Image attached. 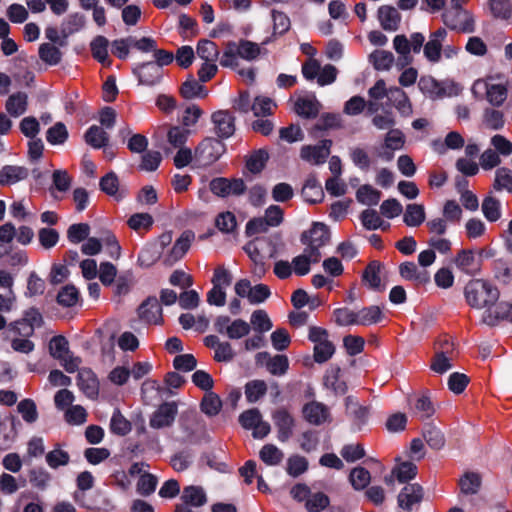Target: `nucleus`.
I'll return each instance as SVG.
<instances>
[{
  "label": "nucleus",
  "mask_w": 512,
  "mask_h": 512,
  "mask_svg": "<svg viewBox=\"0 0 512 512\" xmlns=\"http://www.w3.org/2000/svg\"><path fill=\"white\" fill-rule=\"evenodd\" d=\"M468 305L475 309H491L499 298L497 287L483 279L469 281L464 289Z\"/></svg>",
  "instance_id": "obj_1"
},
{
  "label": "nucleus",
  "mask_w": 512,
  "mask_h": 512,
  "mask_svg": "<svg viewBox=\"0 0 512 512\" xmlns=\"http://www.w3.org/2000/svg\"><path fill=\"white\" fill-rule=\"evenodd\" d=\"M261 53L262 47L258 43L246 39H241L238 42L229 41L225 44L220 64L223 67L236 68L239 66V58L254 61Z\"/></svg>",
  "instance_id": "obj_2"
},
{
  "label": "nucleus",
  "mask_w": 512,
  "mask_h": 512,
  "mask_svg": "<svg viewBox=\"0 0 512 512\" xmlns=\"http://www.w3.org/2000/svg\"><path fill=\"white\" fill-rule=\"evenodd\" d=\"M471 94L476 100H486L494 107H500L508 97V86L492 76L479 78L471 86Z\"/></svg>",
  "instance_id": "obj_3"
},
{
  "label": "nucleus",
  "mask_w": 512,
  "mask_h": 512,
  "mask_svg": "<svg viewBox=\"0 0 512 512\" xmlns=\"http://www.w3.org/2000/svg\"><path fill=\"white\" fill-rule=\"evenodd\" d=\"M468 0H451L449 6L442 13L444 24L450 29L463 33H472L475 29L473 15L463 7Z\"/></svg>",
  "instance_id": "obj_4"
},
{
  "label": "nucleus",
  "mask_w": 512,
  "mask_h": 512,
  "mask_svg": "<svg viewBox=\"0 0 512 512\" xmlns=\"http://www.w3.org/2000/svg\"><path fill=\"white\" fill-rule=\"evenodd\" d=\"M284 220V211L278 205L269 206L262 217H255L246 224V235L254 236L266 233L270 228L278 227Z\"/></svg>",
  "instance_id": "obj_5"
},
{
  "label": "nucleus",
  "mask_w": 512,
  "mask_h": 512,
  "mask_svg": "<svg viewBox=\"0 0 512 512\" xmlns=\"http://www.w3.org/2000/svg\"><path fill=\"white\" fill-rule=\"evenodd\" d=\"M308 338L314 343V360L317 363L328 361L335 353V346L329 340L327 330L321 327H310Z\"/></svg>",
  "instance_id": "obj_6"
},
{
  "label": "nucleus",
  "mask_w": 512,
  "mask_h": 512,
  "mask_svg": "<svg viewBox=\"0 0 512 512\" xmlns=\"http://www.w3.org/2000/svg\"><path fill=\"white\" fill-rule=\"evenodd\" d=\"M215 330L229 339H240L251 330L250 324L243 319L232 320L229 316H218L214 323Z\"/></svg>",
  "instance_id": "obj_7"
},
{
  "label": "nucleus",
  "mask_w": 512,
  "mask_h": 512,
  "mask_svg": "<svg viewBox=\"0 0 512 512\" xmlns=\"http://www.w3.org/2000/svg\"><path fill=\"white\" fill-rule=\"evenodd\" d=\"M239 422L244 429L252 430L254 438L262 439L270 433V424L263 421L260 411L256 408L244 411L239 416Z\"/></svg>",
  "instance_id": "obj_8"
},
{
  "label": "nucleus",
  "mask_w": 512,
  "mask_h": 512,
  "mask_svg": "<svg viewBox=\"0 0 512 512\" xmlns=\"http://www.w3.org/2000/svg\"><path fill=\"white\" fill-rule=\"evenodd\" d=\"M330 240L328 227L323 223H314L312 228L302 234L301 241L306 249L315 253H321L320 248Z\"/></svg>",
  "instance_id": "obj_9"
},
{
  "label": "nucleus",
  "mask_w": 512,
  "mask_h": 512,
  "mask_svg": "<svg viewBox=\"0 0 512 512\" xmlns=\"http://www.w3.org/2000/svg\"><path fill=\"white\" fill-rule=\"evenodd\" d=\"M210 191L219 197L240 196L246 191L242 179L215 178L209 184Z\"/></svg>",
  "instance_id": "obj_10"
},
{
  "label": "nucleus",
  "mask_w": 512,
  "mask_h": 512,
  "mask_svg": "<svg viewBox=\"0 0 512 512\" xmlns=\"http://www.w3.org/2000/svg\"><path fill=\"white\" fill-rule=\"evenodd\" d=\"M331 145V140H323L318 145H304L300 149V157L311 165H321L330 155Z\"/></svg>",
  "instance_id": "obj_11"
},
{
  "label": "nucleus",
  "mask_w": 512,
  "mask_h": 512,
  "mask_svg": "<svg viewBox=\"0 0 512 512\" xmlns=\"http://www.w3.org/2000/svg\"><path fill=\"white\" fill-rule=\"evenodd\" d=\"M178 413L177 405L174 402L161 404L150 417L149 424L154 429L170 427Z\"/></svg>",
  "instance_id": "obj_12"
},
{
  "label": "nucleus",
  "mask_w": 512,
  "mask_h": 512,
  "mask_svg": "<svg viewBox=\"0 0 512 512\" xmlns=\"http://www.w3.org/2000/svg\"><path fill=\"white\" fill-rule=\"evenodd\" d=\"M272 419L277 429L279 441H288L295 427V420L292 415L286 409L280 408L273 412Z\"/></svg>",
  "instance_id": "obj_13"
},
{
  "label": "nucleus",
  "mask_w": 512,
  "mask_h": 512,
  "mask_svg": "<svg viewBox=\"0 0 512 512\" xmlns=\"http://www.w3.org/2000/svg\"><path fill=\"white\" fill-rule=\"evenodd\" d=\"M212 123L218 137L229 138L235 132V117L228 110H219L212 114Z\"/></svg>",
  "instance_id": "obj_14"
},
{
  "label": "nucleus",
  "mask_w": 512,
  "mask_h": 512,
  "mask_svg": "<svg viewBox=\"0 0 512 512\" xmlns=\"http://www.w3.org/2000/svg\"><path fill=\"white\" fill-rule=\"evenodd\" d=\"M195 235L192 231H184L176 240L169 253L164 257V263L168 266L180 260L189 250Z\"/></svg>",
  "instance_id": "obj_15"
},
{
  "label": "nucleus",
  "mask_w": 512,
  "mask_h": 512,
  "mask_svg": "<svg viewBox=\"0 0 512 512\" xmlns=\"http://www.w3.org/2000/svg\"><path fill=\"white\" fill-rule=\"evenodd\" d=\"M446 37L447 30L445 28H439L430 34L428 42L424 45V55L430 62L437 63L440 61Z\"/></svg>",
  "instance_id": "obj_16"
},
{
  "label": "nucleus",
  "mask_w": 512,
  "mask_h": 512,
  "mask_svg": "<svg viewBox=\"0 0 512 512\" xmlns=\"http://www.w3.org/2000/svg\"><path fill=\"white\" fill-rule=\"evenodd\" d=\"M399 274L416 286H423L430 282V273L426 269L418 267L414 262H404L399 265Z\"/></svg>",
  "instance_id": "obj_17"
},
{
  "label": "nucleus",
  "mask_w": 512,
  "mask_h": 512,
  "mask_svg": "<svg viewBox=\"0 0 512 512\" xmlns=\"http://www.w3.org/2000/svg\"><path fill=\"white\" fill-rule=\"evenodd\" d=\"M133 72L138 77L139 82L147 86L156 85L162 78L160 65L153 62L140 64L134 68Z\"/></svg>",
  "instance_id": "obj_18"
},
{
  "label": "nucleus",
  "mask_w": 512,
  "mask_h": 512,
  "mask_svg": "<svg viewBox=\"0 0 512 512\" xmlns=\"http://www.w3.org/2000/svg\"><path fill=\"white\" fill-rule=\"evenodd\" d=\"M303 416L310 424L321 425L330 420V411L323 403L312 401L303 407Z\"/></svg>",
  "instance_id": "obj_19"
},
{
  "label": "nucleus",
  "mask_w": 512,
  "mask_h": 512,
  "mask_svg": "<svg viewBox=\"0 0 512 512\" xmlns=\"http://www.w3.org/2000/svg\"><path fill=\"white\" fill-rule=\"evenodd\" d=\"M223 149V144L216 139H205L196 149V156L204 164L215 162Z\"/></svg>",
  "instance_id": "obj_20"
},
{
  "label": "nucleus",
  "mask_w": 512,
  "mask_h": 512,
  "mask_svg": "<svg viewBox=\"0 0 512 512\" xmlns=\"http://www.w3.org/2000/svg\"><path fill=\"white\" fill-rule=\"evenodd\" d=\"M79 389L89 398L94 399L99 393V383L94 372L84 368L79 370L77 376Z\"/></svg>",
  "instance_id": "obj_21"
},
{
  "label": "nucleus",
  "mask_w": 512,
  "mask_h": 512,
  "mask_svg": "<svg viewBox=\"0 0 512 512\" xmlns=\"http://www.w3.org/2000/svg\"><path fill=\"white\" fill-rule=\"evenodd\" d=\"M455 266L468 275H475L480 270V262L472 250H460L453 259Z\"/></svg>",
  "instance_id": "obj_22"
},
{
  "label": "nucleus",
  "mask_w": 512,
  "mask_h": 512,
  "mask_svg": "<svg viewBox=\"0 0 512 512\" xmlns=\"http://www.w3.org/2000/svg\"><path fill=\"white\" fill-rule=\"evenodd\" d=\"M501 320H507L512 323L511 303L502 301L491 309H488L483 315V322L489 326H494Z\"/></svg>",
  "instance_id": "obj_23"
},
{
  "label": "nucleus",
  "mask_w": 512,
  "mask_h": 512,
  "mask_svg": "<svg viewBox=\"0 0 512 512\" xmlns=\"http://www.w3.org/2000/svg\"><path fill=\"white\" fill-rule=\"evenodd\" d=\"M422 499L423 488L419 484H408L398 495V505L405 510H410L413 505L420 503Z\"/></svg>",
  "instance_id": "obj_24"
},
{
  "label": "nucleus",
  "mask_w": 512,
  "mask_h": 512,
  "mask_svg": "<svg viewBox=\"0 0 512 512\" xmlns=\"http://www.w3.org/2000/svg\"><path fill=\"white\" fill-rule=\"evenodd\" d=\"M378 20L384 30L396 31L400 26L401 14L393 6L382 5L378 9Z\"/></svg>",
  "instance_id": "obj_25"
},
{
  "label": "nucleus",
  "mask_w": 512,
  "mask_h": 512,
  "mask_svg": "<svg viewBox=\"0 0 512 512\" xmlns=\"http://www.w3.org/2000/svg\"><path fill=\"white\" fill-rule=\"evenodd\" d=\"M321 257V253H315L305 248L302 254L293 258V271L298 276H304L310 272V265L318 263Z\"/></svg>",
  "instance_id": "obj_26"
},
{
  "label": "nucleus",
  "mask_w": 512,
  "mask_h": 512,
  "mask_svg": "<svg viewBox=\"0 0 512 512\" xmlns=\"http://www.w3.org/2000/svg\"><path fill=\"white\" fill-rule=\"evenodd\" d=\"M321 109L320 102L314 95L300 97L295 101V112L304 118H315Z\"/></svg>",
  "instance_id": "obj_27"
},
{
  "label": "nucleus",
  "mask_w": 512,
  "mask_h": 512,
  "mask_svg": "<svg viewBox=\"0 0 512 512\" xmlns=\"http://www.w3.org/2000/svg\"><path fill=\"white\" fill-rule=\"evenodd\" d=\"M266 359V368L272 375H284L289 367V360L285 355H275L271 357L268 353H259L257 360Z\"/></svg>",
  "instance_id": "obj_28"
},
{
  "label": "nucleus",
  "mask_w": 512,
  "mask_h": 512,
  "mask_svg": "<svg viewBox=\"0 0 512 512\" xmlns=\"http://www.w3.org/2000/svg\"><path fill=\"white\" fill-rule=\"evenodd\" d=\"M388 99L402 115L409 116L412 114L411 102L407 94L401 88H389Z\"/></svg>",
  "instance_id": "obj_29"
},
{
  "label": "nucleus",
  "mask_w": 512,
  "mask_h": 512,
  "mask_svg": "<svg viewBox=\"0 0 512 512\" xmlns=\"http://www.w3.org/2000/svg\"><path fill=\"white\" fill-rule=\"evenodd\" d=\"M139 315L142 319L149 323H159L162 319V308L157 298H148L139 307Z\"/></svg>",
  "instance_id": "obj_30"
},
{
  "label": "nucleus",
  "mask_w": 512,
  "mask_h": 512,
  "mask_svg": "<svg viewBox=\"0 0 512 512\" xmlns=\"http://www.w3.org/2000/svg\"><path fill=\"white\" fill-rule=\"evenodd\" d=\"M381 269L382 264L378 261H372L366 266L362 274V281L368 288L373 290L383 289L380 277Z\"/></svg>",
  "instance_id": "obj_31"
},
{
  "label": "nucleus",
  "mask_w": 512,
  "mask_h": 512,
  "mask_svg": "<svg viewBox=\"0 0 512 512\" xmlns=\"http://www.w3.org/2000/svg\"><path fill=\"white\" fill-rule=\"evenodd\" d=\"M302 196L306 202L311 204L319 203L324 198L322 186L314 176H309L305 181Z\"/></svg>",
  "instance_id": "obj_32"
},
{
  "label": "nucleus",
  "mask_w": 512,
  "mask_h": 512,
  "mask_svg": "<svg viewBox=\"0 0 512 512\" xmlns=\"http://www.w3.org/2000/svg\"><path fill=\"white\" fill-rule=\"evenodd\" d=\"M28 97L26 93L17 92L9 96L6 101V111L13 117H19L27 110Z\"/></svg>",
  "instance_id": "obj_33"
},
{
  "label": "nucleus",
  "mask_w": 512,
  "mask_h": 512,
  "mask_svg": "<svg viewBox=\"0 0 512 512\" xmlns=\"http://www.w3.org/2000/svg\"><path fill=\"white\" fill-rule=\"evenodd\" d=\"M488 6L495 19L509 21L512 18L511 0H488Z\"/></svg>",
  "instance_id": "obj_34"
},
{
  "label": "nucleus",
  "mask_w": 512,
  "mask_h": 512,
  "mask_svg": "<svg viewBox=\"0 0 512 512\" xmlns=\"http://www.w3.org/2000/svg\"><path fill=\"white\" fill-rule=\"evenodd\" d=\"M181 499L185 504L193 507H201L207 502L206 494L199 486L185 487Z\"/></svg>",
  "instance_id": "obj_35"
},
{
  "label": "nucleus",
  "mask_w": 512,
  "mask_h": 512,
  "mask_svg": "<svg viewBox=\"0 0 512 512\" xmlns=\"http://www.w3.org/2000/svg\"><path fill=\"white\" fill-rule=\"evenodd\" d=\"M382 310L379 306L372 305L357 311V325L369 326L378 323L382 319Z\"/></svg>",
  "instance_id": "obj_36"
},
{
  "label": "nucleus",
  "mask_w": 512,
  "mask_h": 512,
  "mask_svg": "<svg viewBox=\"0 0 512 512\" xmlns=\"http://www.w3.org/2000/svg\"><path fill=\"white\" fill-rule=\"evenodd\" d=\"M481 209L484 217L490 222H496L501 218V202L491 194L483 199Z\"/></svg>",
  "instance_id": "obj_37"
},
{
  "label": "nucleus",
  "mask_w": 512,
  "mask_h": 512,
  "mask_svg": "<svg viewBox=\"0 0 512 512\" xmlns=\"http://www.w3.org/2000/svg\"><path fill=\"white\" fill-rule=\"evenodd\" d=\"M425 209L421 204H409L403 216L404 223L409 227H418L425 221Z\"/></svg>",
  "instance_id": "obj_38"
},
{
  "label": "nucleus",
  "mask_w": 512,
  "mask_h": 512,
  "mask_svg": "<svg viewBox=\"0 0 512 512\" xmlns=\"http://www.w3.org/2000/svg\"><path fill=\"white\" fill-rule=\"evenodd\" d=\"M85 141L95 149L105 147L109 141V135L103 128L93 125L85 133Z\"/></svg>",
  "instance_id": "obj_39"
},
{
  "label": "nucleus",
  "mask_w": 512,
  "mask_h": 512,
  "mask_svg": "<svg viewBox=\"0 0 512 512\" xmlns=\"http://www.w3.org/2000/svg\"><path fill=\"white\" fill-rule=\"evenodd\" d=\"M196 53L201 60L208 62L217 61L220 51L213 41L202 39L197 44Z\"/></svg>",
  "instance_id": "obj_40"
},
{
  "label": "nucleus",
  "mask_w": 512,
  "mask_h": 512,
  "mask_svg": "<svg viewBox=\"0 0 512 512\" xmlns=\"http://www.w3.org/2000/svg\"><path fill=\"white\" fill-rule=\"evenodd\" d=\"M26 177V169L17 166H4L0 170V185L14 184Z\"/></svg>",
  "instance_id": "obj_41"
},
{
  "label": "nucleus",
  "mask_w": 512,
  "mask_h": 512,
  "mask_svg": "<svg viewBox=\"0 0 512 512\" xmlns=\"http://www.w3.org/2000/svg\"><path fill=\"white\" fill-rule=\"evenodd\" d=\"M260 459L269 466L279 465L283 458L284 453L274 444H266L259 451Z\"/></svg>",
  "instance_id": "obj_42"
},
{
  "label": "nucleus",
  "mask_w": 512,
  "mask_h": 512,
  "mask_svg": "<svg viewBox=\"0 0 512 512\" xmlns=\"http://www.w3.org/2000/svg\"><path fill=\"white\" fill-rule=\"evenodd\" d=\"M45 459L50 468L57 469L61 466L68 465L70 455L67 451H64L59 444H56L54 449L46 454Z\"/></svg>",
  "instance_id": "obj_43"
},
{
  "label": "nucleus",
  "mask_w": 512,
  "mask_h": 512,
  "mask_svg": "<svg viewBox=\"0 0 512 512\" xmlns=\"http://www.w3.org/2000/svg\"><path fill=\"white\" fill-rule=\"evenodd\" d=\"M349 481L355 490H363L370 484L371 474L367 469L358 466L351 470Z\"/></svg>",
  "instance_id": "obj_44"
},
{
  "label": "nucleus",
  "mask_w": 512,
  "mask_h": 512,
  "mask_svg": "<svg viewBox=\"0 0 512 512\" xmlns=\"http://www.w3.org/2000/svg\"><path fill=\"white\" fill-rule=\"evenodd\" d=\"M393 475H395L398 482L405 483L416 477L417 466L410 461L398 463L393 468Z\"/></svg>",
  "instance_id": "obj_45"
},
{
  "label": "nucleus",
  "mask_w": 512,
  "mask_h": 512,
  "mask_svg": "<svg viewBox=\"0 0 512 512\" xmlns=\"http://www.w3.org/2000/svg\"><path fill=\"white\" fill-rule=\"evenodd\" d=\"M161 254L162 252L160 251L158 245L153 243L147 244L139 253L138 263L142 267H150L161 257Z\"/></svg>",
  "instance_id": "obj_46"
},
{
  "label": "nucleus",
  "mask_w": 512,
  "mask_h": 512,
  "mask_svg": "<svg viewBox=\"0 0 512 512\" xmlns=\"http://www.w3.org/2000/svg\"><path fill=\"white\" fill-rule=\"evenodd\" d=\"M493 189L512 193V171L510 169L502 167L496 170Z\"/></svg>",
  "instance_id": "obj_47"
},
{
  "label": "nucleus",
  "mask_w": 512,
  "mask_h": 512,
  "mask_svg": "<svg viewBox=\"0 0 512 512\" xmlns=\"http://www.w3.org/2000/svg\"><path fill=\"white\" fill-rule=\"evenodd\" d=\"M222 408L220 397L214 392H207L201 401V410L208 416L217 415Z\"/></svg>",
  "instance_id": "obj_48"
},
{
  "label": "nucleus",
  "mask_w": 512,
  "mask_h": 512,
  "mask_svg": "<svg viewBox=\"0 0 512 512\" xmlns=\"http://www.w3.org/2000/svg\"><path fill=\"white\" fill-rule=\"evenodd\" d=\"M79 291L74 285H66L57 294V303L63 307H72L79 300Z\"/></svg>",
  "instance_id": "obj_49"
},
{
  "label": "nucleus",
  "mask_w": 512,
  "mask_h": 512,
  "mask_svg": "<svg viewBox=\"0 0 512 512\" xmlns=\"http://www.w3.org/2000/svg\"><path fill=\"white\" fill-rule=\"evenodd\" d=\"M180 93L186 99L205 97L207 95L204 86L194 78H189L182 84Z\"/></svg>",
  "instance_id": "obj_50"
},
{
  "label": "nucleus",
  "mask_w": 512,
  "mask_h": 512,
  "mask_svg": "<svg viewBox=\"0 0 512 512\" xmlns=\"http://www.w3.org/2000/svg\"><path fill=\"white\" fill-rule=\"evenodd\" d=\"M40 59L49 65H57L61 61V51L50 43H43L39 47Z\"/></svg>",
  "instance_id": "obj_51"
},
{
  "label": "nucleus",
  "mask_w": 512,
  "mask_h": 512,
  "mask_svg": "<svg viewBox=\"0 0 512 512\" xmlns=\"http://www.w3.org/2000/svg\"><path fill=\"white\" fill-rule=\"evenodd\" d=\"M504 114L503 112L487 108L483 113V124L491 130H500L504 126Z\"/></svg>",
  "instance_id": "obj_52"
},
{
  "label": "nucleus",
  "mask_w": 512,
  "mask_h": 512,
  "mask_svg": "<svg viewBox=\"0 0 512 512\" xmlns=\"http://www.w3.org/2000/svg\"><path fill=\"white\" fill-rule=\"evenodd\" d=\"M49 352L57 360L64 359L69 353V343L64 336H54L49 342Z\"/></svg>",
  "instance_id": "obj_53"
},
{
  "label": "nucleus",
  "mask_w": 512,
  "mask_h": 512,
  "mask_svg": "<svg viewBox=\"0 0 512 512\" xmlns=\"http://www.w3.org/2000/svg\"><path fill=\"white\" fill-rule=\"evenodd\" d=\"M374 68L377 70H389L394 62V55L390 51L376 50L370 54Z\"/></svg>",
  "instance_id": "obj_54"
},
{
  "label": "nucleus",
  "mask_w": 512,
  "mask_h": 512,
  "mask_svg": "<svg viewBox=\"0 0 512 512\" xmlns=\"http://www.w3.org/2000/svg\"><path fill=\"white\" fill-rule=\"evenodd\" d=\"M276 107L274 101L265 96H258L254 99V102L251 106V110L254 115L257 117L267 116L273 113V109Z\"/></svg>",
  "instance_id": "obj_55"
},
{
  "label": "nucleus",
  "mask_w": 512,
  "mask_h": 512,
  "mask_svg": "<svg viewBox=\"0 0 512 512\" xmlns=\"http://www.w3.org/2000/svg\"><path fill=\"white\" fill-rule=\"evenodd\" d=\"M267 391V385L262 380L248 382L245 386V395L250 403L257 402Z\"/></svg>",
  "instance_id": "obj_56"
},
{
  "label": "nucleus",
  "mask_w": 512,
  "mask_h": 512,
  "mask_svg": "<svg viewBox=\"0 0 512 512\" xmlns=\"http://www.w3.org/2000/svg\"><path fill=\"white\" fill-rule=\"evenodd\" d=\"M460 489L465 494L476 493L481 485V477L474 472H468L459 480Z\"/></svg>",
  "instance_id": "obj_57"
},
{
  "label": "nucleus",
  "mask_w": 512,
  "mask_h": 512,
  "mask_svg": "<svg viewBox=\"0 0 512 512\" xmlns=\"http://www.w3.org/2000/svg\"><path fill=\"white\" fill-rule=\"evenodd\" d=\"M108 44L109 41L104 36H97L91 42V52L93 57L100 63L104 64L108 60Z\"/></svg>",
  "instance_id": "obj_58"
},
{
  "label": "nucleus",
  "mask_w": 512,
  "mask_h": 512,
  "mask_svg": "<svg viewBox=\"0 0 512 512\" xmlns=\"http://www.w3.org/2000/svg\"><path fill=\"white\" fill-rule=\"evenodd\" d=\"M190 131L185 127L173 126L167 132V140L173 148H181L184 146Z\"/></svg>",
  "instance_id": "obj_59"
},
{
  "label": "nucleus",
  "mask_w": 512,
  "mask_h": 512,
  "mask_svg": "<svg viewBox=\"0 0 512 512\" xmlns=\"http://www.w3.org/2000/svg\"><path fill=\"white\" fill-rule=\"evenodd\" d=\"M251 325L254 330L259 333H264L272 328V322L264 310H256L252 313L250 318Z\"/></svg>",
  "instance_id": "obj_60"
},
{
  "label": "nucleus",
  "mask_w": 512,
  "mask_h": 512,
  "mask_svg": "<svg viewBox=\"0 0 512 512\" xmlns=\"http://www.w3.org/2000/svg\"><path fill=\"white\" fill-rule=\"evenodd\" d=\"M45 453V445L42 437L33 436L27 443L24 460L30 462L33 458H39Z\"/></svg>",
  "instance_id": "obj_61"
},
{
  "label": "nucleus",
  "mask_w": 512,
  "mask_h": 512,
  "mask_svg": "<svg viewBox=\"0 0 512 512\" xmlns=\"http://www.w3.org/2000/svg\"><path fill=\"white\" fill-rule=\"evenodd\" d=\"M357 200L365 205H376L380 198L381 192L369 185L361 186L357 191Z\"/></svg>",
  "instance_id": "obj_62"
},
{
  "label": "nucleus",
  "mask_w": 512,
  "mask_h": 512,
  "mask_svg": "<svg viewBox=\"0 0 512 512\" xmlns=\"http://www.w3.org/2000/svg\"><path fill=\"white\" fill-rule=\"evenodd\" d=\"M110 429L112 433L124 436L131 431V423L116 410L111 418Z\"/></svg>",
  "instance_id": "obj_63"
},
{
  "label": "nucleus",
  "mask_w": 512,
  "mask_h": 512,
  "mask_svg": "<svg viewBox=\"0 0 512 512\" xmlns=\"http://www.w3.org/2000/svg\"><path fill=\"white\" fill-rule=\"evenodd\" d=\"M329 505V498L322 492L310 494L305 503L308 512H320Z\"/></svg>",
  "instance_id": "obj_64"
}]
</instances>
